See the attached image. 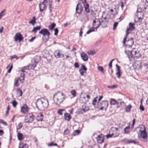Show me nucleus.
I'll return each mask as SVG.
<instances>
[{
  "label": "nucleus",
  "mask_w": 148,
  "mask_h": 148,
  "mask_svg": "<svg viewBox=\"0 0 148 148\" xmlns=\"http://www.w3.org/2000/svg\"><path fill=\"white\" fill-rule=\"evenodd\" d=\"M118 24V23L117 22H115L114 23L113 29H115V27L117 26Z\"/></svg>",
  "instance_id": "63"
},
{
  "label": "nucleus",
  "mask_w": 148,
  "mask_h": 148,
  "mask_svg": "<svg viewBox=\"0 0 148 148\" xmlns=\"http://www.w3.org/2000/svg\"><path fill=\"white\" fill-rule=\"evenodd\" d=\"M48 145L49 146H57L58 145L56 143H53V142H51Z\"/></svg>",
  "instance_id": "54"
},
{
  "label": "nucleus",
  "mask_w": 148,
  "mask_h": 148,
  "mask_svg": "<svg viewBox=\"0 0 148 148\" xmlns=\"http://www.w3.org/2000/svg\"><path fill=\"white\" fill-rule=\"evenodd\" d=\"M114 134L113 133L112 134H109L106 135V137L107 138H109L111 137L112 136H113Z\"/></svg>",
  "instance_id": "56"
},
{
  "label": "nucleus",
  "mask_w": 148,
  "mask_h": 148,
  "mask_svg": "<svg viewBox=\"0 0 148 148\" xmlns=\"http://www.w3.org/2000/svg\"><path fill=\"white\" fill-rule=\"evenodd\" d=\"M36 18L35 16H34L32 18V19L29 22V23L32 24L33 25H34L36 23Z\"/></svg>",
  "instance_id": "26"
},
{
  "label": "nucleus",
  "mask_w": 148,
  "mask_h": 148,
  "mask_svg": "<svg viewBox=\"0 0 148 148\" xmlns=\"http://www.w3.org/2000/svg\"><path fill=\"white\" fill-rule=\"evenodd\" d=\"M114 60V59H112L109 62V69H111L112 67V63L113 62Z\"/></svg>",
  "instance_id": "50"
},
{
  "label": "nucleus",
  "mask_w": 148,
  "mask_h": 148,
  "mask_svg": "<svg viewBox=\"0 0 148 148\" xmlns=\"http://www.w3.org/2000/svg\"><path fill=\"white\" fill-rule=\"evenodd\" d=\"M36 105L37 108L38 109L43 110L48 107L49 103L47 100L42 97L37 100Z\"/></svg>",
  "instance_id": "1"
},
{
  "label": "nucleus",
  "mask_w": 148,
  "mask_h": 148,
  "mask_svg": "<svg viewBox=\"0 0 148 148\" xmlns=\"http://www.w3.org/2000/svg\"><path fill=\"white\" fill-rule=\"evenodd\" d=\"M51 4H49V9L50 11V12H52V9H51Z\"/></svg>",
  "instance_id": "64"
},
{
  "label": "nucleus",
  "mask_w": 148,
  "mask_h": 148,
  "mask_svg": "<svg viewBox=\"0 0 148 148\" xmlns=\"http://www.w3.org/2000/svg\"><path fill=\"white\" fill-rule=\"evenodd\" d=\"M12 103L13 106L14 108L16 107L17 104V103L15 100L13 101L12 102Z\"/></svg>",
  "instance_id": "45"
},
{
  "label": "nucleus",
  "mask_w": 148,
  "mask_h": 148,
  "mask_svg": "<svg viewBox=\"0 0 148 148\" xmlns=\"http://www.w3.org/2000/svg\"><path fill=\"white\" fill-rule=\"evenodd\" d=\"M47 3V0H44L43 1L39 4V7L40 10L41 12H42L44 10L47 8L46 4Z\"/></svg>",
  "instance_id": "9"
},
{
  "label": "nucleus",
  "mask_w": 148,
  "mask_h": 148,
  "mask_svg": "<svg viewBox=\"0 0 148 148\" xmlns=\"http://www.w3.org/2000/svg\"><path fill=\"white\" fill-rule=\"evenodd\" d=\"M64 118L65 120L69 121L71 119V115L68 113H66L64 114Z\"/></svg>",
  "instance_id": "24"
},
{
  "label": "nucleus",
  "mask_w": 148,
  "mask_h": 148,
  "mask_svg": "<svg viewBox=\"0 0 148 148\" xmlns=\"http://www.w3.org/2000/svg\"><path fill=\"white\" fill-rule=\"evenodd\" d=\"M108 106V103L106 101H103L102 102H98L97 103V108L100 110L103 109L106 110Z\"/></svg>",
  "instance_id": "6"
},
{
  "label": "nucleus",
  "mask_w": 148,
  "mask_h": 148,
  "mask_svg": "<svg viewBox=\"0 0 148 148\" xmlns=\"http://www.w3.org/2000/svg\"><path fill=\"white\" fill-rule=\"evenodd\" d=\"M17 136L18 139L20 140H21L24 138L23 134L20 133H18Z\"/></svg>",
  "instance_id": "29"
},
{
  "label": "nucleus",
  "mask_w": 148,
  "mask_h": 148,
  "mask_svg": "<svg viewBox=\"0 0 148 148\" xmlns=\"http://www.w3.org/2000/svg\"><path fill=\"white\" fill-rule=\"evenodd\" d=\"M111 129L114 132V133L115 132H116V134L114 137L117 136H119L120 133L119 132V130L118 128L115 127H112L111 128Z\"/></svg>",
  "instance_id": "18"
},
{
  "label": "nucleus",
  "mask_w": 148,
  "mask_h": 148,
  "mask_svg": "<svg viewBox=\"0 0 148 148\" xmlns=\"http://www.w3.org/2000/svg\"><path fill=\"white\" fill-rule=\"evenodd\" d=\"M23 68L25 70H28L29 69V65H28L26 66H23Z\"/></svg>",
  "instance_id": "59"
},
{
  "label": "nucleus",
  "mask_w": 148,
  "mask_h": 148,
  "mask_svg": "<svg viewBox=\"0 0 148 148\" xmlns=\"http://www.w3.org/2000/svg\"><path fill=\"white\" fill-rule=\"evenodd\" d=\"M25 74L23 73L21 74L20 77L18 79L20 81L21 83H23L25 80Z\"/></svg>",
  "instance_id": "22"
},
{
  "label": "nucleus",
  "mask_w": 148,
  "mask_h": 148,
  "mask_svg": "<svg viewBox=\"0 0 148 148\" xmlns=\"http://www.w3.org/2000/svg\"><path fill=\"white\" fill-rule=\"evenodd\" d=\"M65 96L60 92L55 93L53 96V99L55 103L59 105L65 99Z\"/></svg>",
  "instance_id": "3"
},
{
  "label": "nucleus",
  "mask_w": 148,
  "mask_h": 148,
  "mask_svg": "<svg viewBox=\"0 0 148 148\" xmlns=\"http://www.w3.org/2000/svg\"><path fill=\"white\" fill-rule=\"evenodd\" d=\"M16 92L17 94L19 96H22L23 92L21 89H20V88H18L17 89Z\"/></svg>",
  "instance_id": "32"
},
{
  "label": "nucleus",
  "mask_w": 148,
  "mask_h": 148,
  "mask_svg": "<svg viewBox=\"0 0 148 148\" xmlns=\"http://www.w3.org/2000/svg\"><path fill=\"white\" fill-rule=\"evenodd\" d=\"M34 119L33 115L32 114L29 113L25 117V123H31L33 121Z\"/></svg>",
  "instance_id": "8"
},
{
  "label": "nucleus",
  "mask_w": 148,
  "mask_h": 148,
  "mask_svg": "<svg viewBox=\"0 0 148 148\" xmlns=\"http://www.w3.org/2000/svg\"><path fill=\"white\" fill-rule=\"evenodd\" d=\"M127 36L124 37L123 41V45H125L126 47H130L133 46L134 44L133 38H131L128 40L126 41Z\"/></svg>",
  "instance_id": "5"
},
{
  "label": "nucleus",
  "mask_w": 148,
  "mask_h": 148,
  "mask_svg": "<svg viewBox=\"0 0 148 148\" xmlns=\"http://www.w3.org/2000/svg\"><path fill=\"white\" fill-rule=\"evenodd\" d=\"M132 108V106L131 105L129 104L128 106H126L125 108V111L126 112H129L130 110Z\"/></svg>",
  "instance_id": "30"
},
{
  "label": "nucleus",
  "mask_w": 148,
  "mask_h": 148,
  "mask_svg": "<svg viewBox=\"0 0 148 148\" xmlns=\"http://www.w3.org/2000/svg\"><path fill=\"white\" fill-rule=\"evenodd\" d=\"M10 106H9L8 105V106L7 110L6 111V113H5V114L6 116H8V114L10 110Z\"/></svg>",
  "instance_id": "49"
},
{
  "label": "nucleus",
  "mask_w": 148,
  "mask_h": 148,
  "mask_svg": "<svg viewBox=\"0 0 148 148\" xmlns=\"http://www.w3.org/2000/svg\"><path fill=\"white\" fill-rule=\"evenodd\" d=\"M38 58L39 60H40V57L38 56H35L33 60L34 61L33 64H29V67H30V68L31 69L34 70L36 66V65L39 62V60H37Z\"/></svg>",
  "instance_id": "7"
},
{
  "label": "nucleus",
  "mask_w": 148,
  "mask_h": 148,
  "mask_svg": "<svg viewBox=\"0 0 148 148\" xmlns=\"http://www.w3.org/2000/svg\"><path fill=\"white\" fill-rule=\"evenodd\" d=\"M71 93L73 95V97H74L76 96V91L75 90H71Z\"/></svg>",
  "instance_id": "40"
},
{
  "label": "nucleus",
  "mask_w": 148,
  "mask_h": 148,
  "mask_svg": "<svg viewBox=\"0 0 148 148\" xmlns=\"http://www.w3.org/2000/svg\"><path fill=\"white\" fill-rule=\"evenodd\" d=\"M22 127V124L21 123H19V124L18 128H17V129H21Z\"/></svg>",
  "instance_id": "62"
},
{
  "label": "nucleus",
  "mask_w": 148,
  "mask_h": 148,
  "mask_svg": "<svg viewBox=\"0 0 148 148\" xmlns=\"http://www.w3.org/2000/svg\"><path fill=\"white\" fill-rule=\"evenodd\" d=\"M89 110V108L88 107L86 106H83L81 108V110H82L84 112H86Z\"/></svg>",
  "instance_id": "31"
},
{
  "label": "nucleus",
  "mask_w": 148,
  "mask_h": 148,
  "mask_svg": "<svg viewBox=\"0 0 148 148\" xmlns=\"http://www.w3.org/2000/svg\"><path fill=\"white\" fill-rule=\"evenodd\" d=\"M10 65H11L10 66V68L8 70V72H7L9 73H10L11 72V70L13 68L12 64V63L10 64H9V65L8 66H7V68H6L7 69Z\"/></svg>",
  "instance_id": "34"
},
{
  "label": "nucleus",
  "mask_w": 148,
  "mask_h": 148,
  "mask_svg": "<svg viewBox=\"0 0 148 148\" xmlns=\"http://www.w3.org/2000/svg\"><path fill=\"white\" fill-rule=\"evenodd\" d=\"M128 142L129 143H133L134 144H136L138 143V142L136 141L135 140H129Z\"/></svg>",
  "instance_id": "57"
},
{
  "label": "nucleus",
  "mask_w": 148,
  "mask_h": 148,
  "mask_svg": "<svg viewBox=\"0 0 148 148\" xmlns=\"http://www.w3.org/2000/svg\"><path fill=\"white\" fill-rule=\"evenodd\" d=\"M14 58H15L16 60H18L19 59V57H18L16 55H14L13 56H10V59L11 60Z\"/></svg>",
  "instance_id": "43"
},
{
  "label": "nucleus",
  "mask_w": 148,
  "mask_h": 148,
  "mask_svg": "<svg viewBox=\"0 0 148 148\" xmlns=\"http://www.w3.org/2000/svg\"><path fill=\"white\" fill-rule=\"evenodd\" d=\"M121 71H117V72L116 73V75H117V77L119 78L121 76Z\"/></svg>",
  "instance_id": "51"
},
{
  "label": "nucleus",
  "mask_w": 148,
  "mask_h": 148,
  "mask_svg": "<svg viewBox=\"0 0 148 148\" xmlns=\"http://www.w3.org/2000/svg\"><path fill=\"white\" fill-rule=\"evenodd\" d=\"M98 69L102 73H103V68L102 66H98Z\"/></svg>",
  "instance_id": "46"
},
{
  "label": "nucleus",
  "mask_w": 148,
  "mask_h": 148,
  "mask_svg": "<svg viewBox=\"0 0 148 148\" xmlns=\"http://www.w3.org/2000/svg\"><path fill=\"white\" fill-rule=\"evenodd\" d=\"M19 148H28V145L26 144H24L23 143L19 144Z\"/></svg>",
  "instance_id": "27"
},
{
  "label": "nucleus",
  "mask_w": 148,
  "mask_h": 148,
  "mask_svg": "<svg viewBox=\"0 0 148 148\" xmlns=\"http://www.w3.org/2000/svg\"><path fill=\"white\" fill-rule=\"evenodd\" d=\"M117 87V85L116 84H115L111 86H108V88H116Z\"/></svg>",
  "instance_id": "47"
},
{
  "label": "nucleus",
  "mask_w": 148,
  "mask_h": 148,
  "mask_svg": "<svg viewBox=\"0 0 148 148\" xmlns=\"http://www.w3.org/2000/svg\"><path fill=\"white\" fill-rule=\"evenodd\" d=\"M81 57L83 61H87L88 59L87 55L86 53H82L81 55Z\"/></svg>",
  "instance_id": "20"
},
{
  "label": "nucleus",
  "mask_w": 148,
  "mask_h": 148,
  "mask_svg": "<svg viewBox=\"0 0 148 148\" xmlns=\"http://www.w3.org/2000/svg\"><path fill=\"white\" fill-rule=\"evenodd\" d=\"M64 133L65 134H68L69 133V131L68 128H66L64 131Z\"/></svg>",
  "instance_id": "52"
},
{
  "label": "nucleus",
  "mask_w": 148,
  "mask_h": 148,
  "mask_svg": "<svg viewBox=\"0 0 148 148\" xmlns=\"http://www.w3.org/2000/svg\"><path fill=\"white\" fill-rule=\"evenodd\" d=\"M19 80L18 79L17 80H15V82L14 84V86L18 87L19 86V84L18 83V80Z\"/></svg>",
  "instance_id": "48"
},
{
  "label": "nucleus",
  "mask_w": 148,
  "mask_h": 148,
  "mask_svg": "<svg viewBox=\"0 0 148 148\" xmlns=\"http://www.w3.org/2000/svg\"><path fill=\"white\" fill-rule=\"evenodd\" d=\"M134 23L131 22L129 23V28H127L126 30V35H127L129 33L128 32L129 31H133L135 29V27L134 26Z\"/></svg>",
  "instance_id": "14"
},
{
  "label": "nucleus",
  "mask_w": 148,
  "mask_h": 148,
  "mask_svg": "<svg viewBox=\"0 0 148 148\" xmlns=\"http://www.w3.org/2000/svg\"><path fill=\"white\" fill-rule=\"evenodd\" d=\"M110 104L111 105H118L119 104V102L114 99H111L110 100Z\"/></svg>",
  "instance_id": "23"
},
{
  "label": "nucleus",
  "mask_w": 148,
  "mask_h": 148,
  "mask_svg": "<svg viewBox=\"0 0 148 148\" xmlns=\"http://www.w3.org/2000/svg\"><path fill=\"white\" fill-rule=\"evenodd\" d=\"M95 31L94 29L92 28H90L87 32L86 34H88L90 32Z\"/></svg>",
  "instance_id": "44"
},
{
  "label": "nucleus",
  "mask_w": 148,
  "mask_h": 148,
  "mask_svg": "<svg viewBox=\"0 0 148 148\" xmlns=\"http://www.w3.org/2000/svg\"><path fill=\"white\" fill-rule=\"evenodd\" d=\"M137 13H138V15H137V16L138 17V21L139 22H140L142 21V19H141V18L140 17H138V16L139 15V14H142V15L143 16V13L142 12H138L137 11Z\"/></svg>",
  "instance_id": "35"
},
{
  "label": "nucleus",
  "mask_w": 148,
  "mask_h": 148,
  "mask_svg": "<svg viewBox=\"0 0 148 148\" xmlns=\"http://www.w3.org/2000/svg\"><path fill=\"white\" fill-rule=\"evenodd\" d=\"M55 33L54 34V35L57 36L58 35V28H55L54 29Z\"/></svg>",
  "instance_id": "55"
},
{
  "label": "nucleus",
  "mask_w": 148,
  "mask_h": 148,
  "mask_svg": "<svg viewBox=\"0 0 148 148\" xmlns=\"http://www.w3.org/2000/svg\"><path fill=\"white\" fill-rule=\"evenodd\" d=\"M82 68V69L83 70H84V71H86L87 70V68L85 66L84 64L82 65V66L81 67Z\"/></svg>",
  "instance_id": "53"
},
{
  "label": "nucleus",
  "mask_w": 148,
  "mask_h": 148,
  "mask_svg": "<svg viewBox=\"0 0 148 148\" xmlns=\"http://www.w3.org/2000/svg\"><path fill=\"white\" fill-rule=\"evenodd\" d=\"M86 101H84L83 103H86V102H87L88 101V100L90 98V96L88 95H86Z\"/></svg>",
  "instance_id": "42"
},
{
  "label": "nucleus",
  "mask_w": 148,
  "mask_h": 148,
  "mask_svg": "<svg viewBox=\"0 0 148 148\" xmlns=\"http://www.w3.org/2000/svg\"><path fill=\"white\" fill-rule=\"evenodd\" d=\"M56 25V24L54 23H52L51 25H50L48 26V28L50 30H52L55 27Z\"/></svg>",
  "instance_id": "33"
},
{
  "label": "nucleus",
  "mask_w": 148,
  "mask_h": 148,
  "mask_svg": "<svg viewBox=\"0 0 148 148\" xmlns=\"http://www.w3.org/2000/svg\"><path fill=\"white\" fill-rule=\"evenodd\" d=\"M125 53L130 60V58L134 59H138L140 56V51L135 48H134L131 51L125 50Z\"/></svg>",
  "instance_id": "2"
},
{
  "label": "nucleus",
  "mask_w": 148,
  "mask_h": 148,
  "mask_svg": "<svg viewBox=\"0 0 148 148\" xmlns=\"http://www.w3.org/2000/svg\"><path fill=\"white\" fill-rule=\"evenodd\" d=\"M129 126L126 127L124 129V133L125 134H127L129 132Z\"/></svg>",
  "instance_id": "36"
},
{
  "label": "nucleus",
  "mask_w": 148,
  "mask_h": 148,
  "mask_svg": "<svg viewBox=\"0 0 148 148\" xmlns=\"http://www.w3.org/2000/svg\"><path fill=\"white\" fill-rule=\"evenodd\" d=\"M95 19L97 20V21H96L95 20L93 21V22L92 23V25L93 26H95V23H96L98 22L99 23V24H97V26L96 27V29H97V28H98L99 27V26L100 25L101 22H100V21H99V19L96 18Z\"/></svg>",
  "instance_id": "21"
},
{
  "label": "nucleus",
  "mask_w": 148,
  "mask_h": 148,
  "mask_svg": "<svg viewBox=\"0 0 148 148\" xmlns=\"http://www.w3.org/2000/svg\"><path fill=\"white\" fill-rule=\"evenodd\" d=\"M79 71L81 74V75L82 76L84 75V72L83 71L82 69H79Z\"/></svg>",
  "instance_id": "58"
},
{
  "label": "nucleus",
  "mask_w": 148,
  "mask_h": 148,
  "mask_svg": "<svg viewBox=\"0 0 148 148\" xmlns=\"http://www.w3.org/2000/svg\"><path fill=\"white\" fill-rule=\"evenodd\" d=\"M84 10L87 13H89L90 11L89 9V5L88 3H87L86 4H84Z\"/></svg>",
  "instance_id": "25"
},
{
  "label": "nucleus",
  "mask_w": 148,
  "mask_h": 148,
  "mask_svg": "<svg viewBox=\"0 0 148 148\" xmlns=\"http://www.w3.org/2000/svg\"><path fill=\"white\" fill-rule=\"evenodd\" d=\"M75 10L77 13L80 14L81 13L83 10V7L81 3H79L77 4Z\"/></svg>",
  "instance_id": "11"
},
{
  "label": "nucleus",
  "mask_w": 148,
  "mask_h": 148,
  "mask_svg": "<svg viewBox=\"0 0 148 148\" xmlns=\"http://www.w3.org/2000/svg\"><path fill=\"white\" fill-rule=\"evenodd\" d=\"M74 66L76 68H78L79 67V64L77 62H76L75 63Z\"/></svg>",
  "instance_id": "60"
},
{
  "label": "nucleus",
  "mask_w": 148,
  "mask_h": 148,
  "mask_svg": "<svg viewBox=\"0 0 148 148\" xmlns=\"http://www.w3.org/2000/svg\"><path fill=\"white\" fill-rule=\"evenodd\" d=\"M54 56L56 58H62L64 56L63 54H60L59 50H57L55 51L54 53Z\"/></svg>",
  "instance_id": "15"
},
{
  "label": "nucleus",
  "mask_w": 148,
  "mask_h": 148,
  "mask_svg": "<svg viewBox=\"0 0 148 148\" xmlns=\"http://www.w3.org/2000/svg\"><path fill=\"white\" fill-rule=\"evenodd\" d=\"M80 131L79 130H75L74 132L72 134V135L73 136L76 135L75 134H78L80 133Z\"/></svg>",
  "instance_id": "39"
},
{
  "label": "nucleus",
  "mask_w": 148,
  "mask_h": 148,
  "mask_svg": "<svg viewBox=\"0 0 148 148\" xmlns=\"http://www.w3.org/2000/svg\"><path fill=\"white\" fill-rule=\"evenodd\" d=\"M43 118V115L42 113L38 114L36 117V120L37 121H42Z\"/></svg>",
  "instance_id": "19"
},
{
  "label": "nucleus",
  "mask_w": 148,
  "mask_h": 148,
  "mask_svg": "<svg viewBox=\"0 0 148 148\" xmlns=\"http://www.w3.org/2000/svg\"><path fill=\"white\" fill-rule=\"evenodd\" d=\"M40 28V26H37L36 27H34L32 31V32H34V33H36L37 32V30H39Z\"/></svg>",
  "instance_id": "28"
},
{
  "label": "nucleus",
  "mask_w": 148,
  "mask_h": 148,
  "mask_svg": "<svg viewBox=\"0 0 148 148\" xmlns=\"http://www.w3.org/2000/svg\"><path fill=\"white\" fill-rule=\"evenodd\" d=\"M140 110H141L143 111H144L145 110L144 107L143 105H140Z\"/></svg>",
  "instance_id": "61"
},
{
  "label": "nucleus",
  "mask_w": 148,
  "mask_h": 148,
  "mask_svg": "<svg viewBox=\"0 0 148 148\" xmlns=\"http://www.w3.org/2000/svg\"><path fill=\"white\" fill-rule=\"evenodd\" d=\"M39 33L43 35L42 39L45 42H46L49 39L50 33L47 29L45 28L42 29Z\"/></svg>",
  "instance_id": "4"
},
{
  "label": "nucleus",
  "mask_w": 148,
  "mask_h": 148,
  "mask_svg": "<svg viewBox=\"0 0 148 148\" xmlns=\"http://www.w3.org/2000/svg\"><path fill=\"white\" fill-rule=\"evenodd\" d=\"M65 111L64 109H60L58 110L57 113L60 115H62V112L63 111Z\"/></svg>",
  "instance_id": "38"
},
{
  "label": "nucleus",
  "mask_w": 148,
  "mask_h": 148,
  "mask_svg": "<svg viewBox=\"0 0 148 148\" xmlns=\"http://www.w3.org/2000/svg\"><path fill=\"white\" fill-rule=\"evenodd\" d=\"M140 137L144 139H145L147 138V133L145 129L143 130H140Z\"/></svg>",
  "instance_id": "16"
},
{
  "label": "nucleus",
  "mask_w": 148,
  "mask_h": 148,
  "mask_svg": "<svg viewBox=\"0 0 148 148\" xmlns=\"http://www.w3.org/2000/svg\"><path fill=\"white\" fill-rule=\"evenodd\" d=\"M97 143L99 144L102 143L104 140V136L101 134L98 136L97 138Z\"/></svg>",
  "instance_id": "13"
},
{
  "label": "nucleus",
  "mask_w": 148,
  "mask_h": 148,
  "mask_svg": "<svg viewBox=\"0 0 148 148\" xmlns=\"http://www.w3.org/2000/svg\"><path fill=\"white\" fill-rule=\"evenodd\" d=\"M135 68L138 70H140L142 69V66L141 62L138 61H137L135 62Z\"/></svg>",
  "instance_id": "17"
},
{
  "label": "nucleus",
  "mask_w": 148,
  "mask_h": 148,
  "mask_svg": "<svg viewBox=\"0 0 148 148\" xmlns=\"http://www.w3.org/2000/svg\"><path fill=\"white\" fill-rule=\"evenodd\" d=\"M29 108L26 104H23L21 107V112L23 113H25L28 112Z\"/></svg>",
  "instance_id": "12"
},
{
  "label": "nucleus",
  "mask_w": 148,
  "mask_h": 148,
  "mask_svg": "<svg viewBox=\"0 0 148 148\" xmlns=\"http://www.w3.org/2000/svg\"><path fill=\"white\" fill-rule=\"evenodd\" d=\"M97 98H98V97H97L95 98L93 100L92 103L93 106H95L96 105V104L97 103Z\"/></svg>",
  "instance_id": "37"
},
{
  "label": "nucleus",
  "mask_w": 148,
  "mask_h": 148,
  "mask_svg": "<svg viewBox=\"0 0 148 148\" xmlns=\"http://www.w3.org/2000/svg\"><path fill=\"white\" fill-rule=\"evenodd\" d=\"M88 54L90 55H92L95 53V51H89L87 52Z\"/></svg>",
  "instance_id": "41"
},
{
  "label": "nucleus",
  "mask_w": 148,
  "mask_h": 148,
  "mask_svg": "<svg viewBox=\"0 0 148 148\" xmlns=\"http://www.w3.org/2000/svg\"><path fill=\"white\" fill-rule=\"evenodd\" d=\"M14 38L15 41H18L20 42L23 39V37L22 35L20 32L16 33L15 35Z\"/></svg>",
  "instance_id": "10"
}]
</instances>
